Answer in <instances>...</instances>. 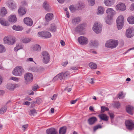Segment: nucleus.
<instances>
[{
  "label": "nucleus",
  "instance_id": "nucleus-16",
  "mask_svg": "<svg viewBox=\"0 0 134 134\" xmlns=\"http://www.w3.org/2000/svg\"><path fill=\"white\" fill-rule=\"evenodd\" d=\"M24 21L25 24L29 26H31L32 25L33 23L32 20L29 17L24 18Z\"/></svg>",
  "mask_w": 134,
  "mask_h": 134
},
{
  "label": "nucleus",
  "instance_id": "nucleus-6",
  "mask_svg": "<svg viewBox=\"0 0 134 134\" xmlns=\"http://www.w3.org/2000/svg\"><path fill=\"white\" fill-rule=\"evenodd\" d=\"M102 25L100 23H95L93 27V31L97 34L100 33L102 30Z\"/></svg>",
  "mask_w": 134,
  "mask_h": 134
},
{
  "label": "nucleus",
  "instance_id": "nucleus-60",
  "mask_svg": "<svg viewBox=\"0 0 134 134\" xmlns=\"http://www.w3.org/2000/svg\"><path fill=\"white\" fill-rule=\"evenodd\" d=\"M26 61L27 62H34L33 60V59L32 58H27L26 60Z\"/></svg>",
  "mask_w": 134,
  "mask_h": 134
},
{
  "label": "nucleus",
  "instance_id": "nucleus-23",
  "mask_svg": "<svg viewBox=\"0 0 134 134\" xmlns=\"http://www.w3.org/2000/svg\"><path fill=\"white\" fill-rule=\"evenodd\" d=\"M85 27L84 24H80L75 29V31L77 32H80L83 30Z\"/></svg>",
  "mask_w": 134,
  "mask_h": 134
},
{
  "label": "nucleus",
  "instance_id": "nucleus-28",
  "mask_svg": "<svg viewBox=\"0 0 134 134\" xmlns=\"http://www.w3.org/2000/svg\"><path fill=\"white\" fill-rule=\"evenodd\" d=\"M0 13L1 15L4 16L7 13V11L5 7H3L1 9Z\"/></svg>",
  "mask_w": 134,
  "mask_h": 134
},
{
  "label": "nucleus",
  "instance_id": "nucleus-14",
  "mask_svg": "<svg viewBox=\"0 0 134 134\" xmlns=\"http://www.w3.org/2000/svg\"><path fill=\"white\" fill-rule=\"evenodd\" d=\"M116 8L117 10L124 11L126 9V7L124 3H121L116 5Z\"/></svg>",
  "mask_w": 134,
  "mask_h": 134
},
{
  "label": "nucleus",
  "instance_id": "nucleus-55",
  "mask_svg": "<svg viewBox=\"0 0 134 134\" xmlns=\"http://www.w3.org/2000/svg\"><path fill=\"white\" fill-rule=\"evenodd\" d=\"M11 79L14 81L17 82L19 80L18 79V78L15 77H11Z\"/></svg>",
  "mask_w": 134,
  "mask_h": 134
},
{
  "label": "nucleus",
  "instance_id": "nucleus-17",
  "mask_svg": "<svg viewBox=\"0 0 134 134\" xmlns=\"http://www.w3.org/2000/svg\"><path fill=\"white\" fill-rule=\"evenodd\" d=\"M104 2L106 6L110 7L114 4L115 2V0H105L104 1Z\"/></svg>",
  "mask_w": 134,
  "mask_h": 134
},
{
  "label": "nucleus",
  "instance_id": "nucleus-5",
  "mask_svg": "<svg viewBox=\"0 0 134 134\" xmlns=\"http://www.w3.org/2000/svg\"><path fill=\"white\" fill-rule=\"evenodd\" d=\"M70 74V72L68 71H67L65 72H61L59 74L55 76L54 79H56L58 77L61 80H65L67 78L68 76Z\"/></svg>",
  "mask_w": 134,
  "mask_h": 134
},
{
  "label": "nucleus",
  "instance_id": "nucleus-35",
  "mask_svg": "<svg viewBox=\"0 0 134 134\" xmlns=\"http://www.w3.org/2000/svg\"><path fill=\"white\" fill-rule=\"evenodd\" d=\"M43 7L46 10L49 11L50 10L48 4L47 2L45 1L43 3Z\"/></svg>",
  "mask_w": 134,
  "mask_h": 134
},
{
  "label": "nucleus",
  "instance_id": "nucleus-10",
  "mask_svg": "<svg viewBox=\"0 0 134 134\" xmlns=\"http://www.w3.org/2000/svg\"><path fill=\"white\" fill-rule=\"evenodd\" d=\"M38 37L48 38L51 37V34L49 32L46 31L39 32L37 34Z\"/></svg>",
  "mask_w": 134,
  "mask_h": 134
},
{
  "label": "nucleus",
  "instance_id": "nucleus-9",
  "mask_svg": "<svg viewBox=\"0 0 134 134\" xmlns=\"http://www.w3.org/2000/svg\"><path fill=\"white\" fill-rule=\"evenodd\" d=\"M125 124L127 129L129 130H132L134 128V123L132 120H126Z\"/></svg>",
  "mask_w": 134,
  "mask_h": 134
},
{
  "label": "nucleus",
  "instance_id": "nucleus-26",
  "mask_svg": "<svg viewBox=\"0 0 134 134\" xmlns=\"http://www.w3.org/2000/svg\"><path fill=\"white\" fill-rule=\"evenodd\" d=\"M98 116L102 120L107 121L108 120V117L105 114H99Z\"/></svg>",
  "mask_w": 134,
  "mask_h": 134
},
{
  "label": "nucleus",
  "instance_id": "nucleus-12",
  "mask_svg": "<svg viewBox=\"0 0 134 134\" xmlns=\"http://www.w3.org/2000/svg\"><path fill=\"white\" fill-rule=\"evenodd\" d=\"M78 41L79 43L81 45L86 44L88 42V39L83 36H81L79 37Z\"/></svg>",
  "mask_w": 134,
  "mask_h": 134
},
{
  "label": "nucleus",
  "instance_id": "nucleus-40",
  "mask_svg": "<svg viewBox=\"0 0 134 134\" xmlns=\"http://www.w3.org/2000/svg\"><path fill=\"white\" fill-rule=\"evenodd\" d=\"M89 66L91 69H96L97 68V65L93 62L90 63L89 64Z\"/></svg>",
  "mask_w": 134,
  "mask_h": 134
},
{
  "label": "nucleus",
  "instance_id": "nucleus-3",
  "mask_svg": "<svg viewBox=\"0 0 134 134\" xmlns=\"http://www.w3.org/2000/svg\"><path fill=\"white\" fill-rule=\"evenodd\" d=\"M24 71L23 68L21 66H18L16 67L12 71L13 74L16 76H21Z\"/></svg>",
  "mask_w": 134,
  "mask_h": 134
},
{
  "label": "nucleus",
  "instance_id": "nucleus-50",
  "mask_svg": "<svg viewBox=\"0 0 134 134\" xmlns=\"http://www.w3.org/2000/svg\"><path fill=\"white\" fill-rule=\"evenodd\" d=\"M101 126L100 125H97L94 126L93 128V130L94 131H95L96 130L99 128H101Z\"/></svg>",
  "mask_w": 134,
  "mask_h": 134
},
{
  "label": "nucleus",
  "instance_id": "nucleus-30",
  "mask_svg": "<svg viewBox=\"0 0 134 134\" xmlns=\"http://www.w3.org/2000/svg\"><path fill=\"white\" fill-rule=\"evenodd\" d=\"M66 127L65 126L60 128L59 130V134H65L66 132Z\"/></svg>",
  "mask_w": 134,
  "mask_h": 134
},
{
  "label": "nucleus",
  "instance_id": "nucleus-13",
  "mask_svg": "<svg viewBox=\"0 0 134 134\" xmlns=\"http://www.w3.org/2000/svg\"><path fill=\"white\" fill-rule=\"evenodd\" d=\"M8 20L11 23H14L16 22L17 19L15 15L12 14L8 17Z\"/></svg>",
  "mask_w": 134,
  "mask_h": 134
},
{
  "label": "nucleus",
  "instance_id": "nucleus-56",
  "mask_svg": "<svg viewBox=\"0 0 134 134\" xmlns=\"http://www.w3.org/2000/svg\"><path fill=\"white\" fill-rule=\"evenodd\" d=\"M57 95L56 94H54L53 95L52 97L51 98L52 100H55L56 99Z\"/></svg>",
  "mask_w": 134,
  "mask_h": 134
},
{
  "label": "nucleus",
  "instance_id": "nucleus-18",
  "mask_svg": "<svg viewBox=\"0 0 134 134\" xmlns=\"http://www.w3.org/2000/svg\"><path fill=\"white\" fill-rule=\"evenodd\" d=\"M97 119L95 117L93 116L89 118L88 120V122L90 125H92L94 124L97 121Z\"/></svg>",
  "mask_w": 134,
  "mask_h": 134
},
{
  "label": "nucleus",
  "instance_id": "nucleus-47",
  "mask_svg": "<svg viewBox=\"0 0 134 134\" xmlns=\"http://www.w3.org/2000/svg\"><path fill=\"white\" fill-rule=\"evenodd\" d=\"M5 49L4 47L2 45L0 44V53H2L5 52Z\"/></svg>",
  "mask_w": 134,
  "mask_h": 134
},
{
  "label": "nucleus",
  "instance_id": "nucleus-54",
  "mask_svg": "<svg viewBox=\"0 0 134 134\" xmlns=\"http://www.w3.org/2000/svg\"><path fill=\"white\" fill-rule=\"evenodd\" d=\"M28 127L27 125H25L23 126L22 127V130L24 131H25V130Z\"/></svg>",
  "mask_w": 134,
  "mask_h": 134
},
{
  "label": "nucleus",
  "instance_id": "nucleus-37",
  "mask_svg": "<svg viewBox=\"0 0 134 134\" xmlns=\"http://www.w3.org/2000/svg\"><path fill=\"white\" fill-rule=\"evenodd\" d=\"M103 8L101 7H99L98 8V11L97 12V14H102L104 13Z\"/></svg>",
  "mask_w": 134,
  "mask_h": 134
},
{
  "label": "nucleus",
  "instance_id": "nucleus-7",
  "mask_svg": "<svg viewBox=\"0 0 134 134\" xmlns=\"http://www.w3.org/2000/svg\"><path fill=\"white\" fill-rule=\"evenodd\" d=\"M25 83L27 84L32 82L33 79V76L31 73L27 72L24 75Z\"/></svg>",
  "mask_w": 134,
  "mask_h": 134
},
{
  "label": "nucleus",
  "instance_id": "nucleus-39",
  "mask_svg": "<svg viewBox=\"0 0 134 134\" xmlns=\"http://www.w3.org/2000/svg\"><path fill=\"white\" fill-rule=\"evenodd\" d=\"M127 20L130 24H134V17L133 16L129 17L128 18Z\"/></svg>",
  "mask_w": 134,
  "mask_h": 134
},
{
  "label": "nucleus",
  "instance_id": "nucleus-20",
  "mask_svg": "<svg viewBox=\"0 0 134 134\" xmlns=\"http://www.w3.org/2000/svg\"><path fill=\"white\" fill-rule=\"evenodd\" d=\"M19 15L22 16L25 14L26 13V11L25 8L24 7H20L18 11Z\"/></svg>",
  "mask_w": 134,
  "mask_h": 134
},
{
  "label": "nucleus",
  "instance_id": "nucleus-59",
  "mask_svg": "<svg viewBox=\"0 0 134 134\" xmlns=\"http://www.w3.org/2000/svg\"><path fill=\"white\" fill-rule=\"evenodd\" d=\"M130 9L132 11L134 10V3L132 4L130 8Z\"/></svg>",
  "mask_w": 134,
  "mask_h": 134
},
{
  "label": "nucleus",
  "instance_id": "nucleus-52",
  "mask_svg": "<svg viewBox=\"0 0 134 134\" xmlns=\"http://www.w3.org/2000/svg\"><path fill=\"white\" fill-rule=\"evenodd\" d=\"M39 88V87L37 84H35L34 86H33L32 88V89L33 90L35 91Z\"/></svg>",
  "mask_w": 134,
  "mask_h": 134
},
{
  "label": "nucleus",
  "instance_id": "nucleus-32",
  "mask_svg": "<svg viewBox=\"0 0 134 134\" xmlns=\"http://www.w3.org/2000/svg\"><path fill=\"white\" fill-rule=\"evenodd\" d=\"M80 19L79 17H77L72 19V22L74 25H76L78 24L80 21Z\"/></svg>",
  "mask_w": 134,
  "mask_h": 134
},
{
  "label": "nucleus",
  "instance_id": "nucleus-33",
  "mask_svg": "<svg viewBox=\"0 0 134 134\" xmlns=\"http://www.w3.org/2000/svg\"><path fill=\"white\" fill-rule=\"evenodd\" d=\"M49 29L51 32H55L56 31L57 27L54 24H52L51 25Z\"/></svg>",
  "mask_w": 134,
  "mask_h": 134
},
{
  "label": "nucleus",
  "instance_id": "nucleus-49",
  "mask_svg": "<svg viewBox=\"0 0 134 134\" xmlns=\"http://www.w3.org/2000/svg\"><path fill=\"white\" fill-rule=\"evenodd\" d=\"M78 8L81 9L83 7V4L82 3H79L76 5Z\"/></svg>",
  "mask_w": 134,
  "mask_h": 134
},
{
  "label": "nucleus",
  "instance_id": "nucleus-2",
  "mask_svg": "<svg viewBox=\"0 0 134 134\" xmlns=\"http://www.w3.org/2000/svg\"><path fill=\"white\" fill-rule=\"evenodd\" d=\"M118 41L113 40H110L107 41L105 43V46L108 48H115L118 45Z\"/></svg>",
  "mask_w": 134,
  "mask_h": 134
},
{
  "label": "nucleus",
  "instance_id": "nucleus-21",
  "mask_svg": "<svg viewBox=\"0 0 134 134\" xmlns=\"http://www.w3.org/2000/svg\"><path fill=\"white\" fill-rule=\"evenodd\" d=\"M53 17V15L52 13H49L46 14L45 16L46 20L49 22L52 20Z\"/></svg>",
  "mask_w": 134,
  "mask_h": 134
},
{
  "label": "nucleus",
  "instance_id": "nucleus-61",
  "mask_svg": "<svg viewBox=\"0 0 134 134\" xmlns=\"http://www.w3.org/2000/svg\"><path fill=\"white\" fill-rule=\"evenodd\" d=\"M68 62L67 61H66L64 62H63L62 64V65L63 66H65L66 65L68 64Z\"/></svg>",
  "mask_w": 134,
  "mask_h": 134
},
{
  "label": "nucleus",
  "instance_id": "nucleus-57",
  "mask_svg": "<svg viewBox=\"0 0 134 134\" xmlns=\"http://www.w3.org/2000/svg\"><path fill=\"white\" fill-rule=\"evenodd\" d=\"M30 103V102H29L26 101V102L23 103V104L25 105H29Z\"/></svg>",
  "mask_w": 134,
  "mask_h": 134
},
{
  "label": "nucleus",
  "instance_id": "nucleus-42",
  "mask_svg": "<svg viewBox=\"0 0 134 134\" xmlns=\"http://www.w3.org/2000/svg\"><path fill=\"white\" fill-rule=\"evenodd\" d=\"M29 70L33 72H37V67L36 66L30 67L29 68Z\"/></svg>",
  "mask_w": 134,
  "mask_h": 134
},
{
  "label": "nucleus",
  "instance_id": "nucleus-15",
  "mask_svg": "<svg viewBox=\"0 0 134 134\" xmlns=\"http://www.w3.org/2000/svg\"><path fill=\"white\" fill-rule=\"evenodd\" d=\"M31 49L33 52H38L41 51V48L40 45L35 44L32 45Z\"/></svg>",
  "mask_w": 134,
  "mask_h": 134
},
{
  "label": "nucleus",
  "instance_id": "nucleus-29",
  "mask_svg": "<svg viewBox=\"0 0 134 134\" xmlns=\"http://www.w3.org/2000/svg\"><path fill=\"white\" fill-rule=\"evenodd\" d=\"M31 38L29 37H24L21 39V41L24 43H27L30 42Z\"/></svg>",
  "mask_w": 134,
  "mask_h": 134
},
{
  "label": "nucleus",
  "instance_id": "nucleus-11",
  "mask_svg": "<svg viewBox=\"0 0 134 134\" xmlns=\"http://www.w3.org/2000/svg\"><path fill=\"white\" fill-rule=\"evenodd\" d=\"M125 35L129 38L132 37L134 36V28L133 27H130L127 29Z\"/></svg>",
  "mask_w": 134,
  "mask_h": 134
},
{
  "label": "nucleus",
  "instance_id": "nucleus-48",
  "mask_svg": "<svg viewBox=\"0 0 134 134\" xmlns=\"http://www.w3.org/2000/svg\"><path fill=\"white\" fill-rule=\"evenodd\" d=\"M69 9L72 12L75 11L76 9V7L73 5H70L69 7Z\"/></svg>",
  "mask_w": 134,
  "mask_h": 134
},
{
  "label": "nucleus",
  "instance_id": "nucleus-4",
  "mask_svg": "<svg viewBox=\"0 0 134 134\" xmlns=\"http://www.w3.org/2000/svg\"><path fill=\"white\" fill-rule=\"evenodd\" d=\"M117 26L118 30L122 29L124 25V18L122 15H120L118 18L116 20Z\"/></svg>",
  "mask_w": 134,
  "mask_h": 134
},
{
  "label": "nucleus",
  "instance_id": "nucleus-62",
  "mask_svg": "<svg viewBox=\"0 0 134 134\" xmlns=\"http://www.w3.org/2000/svg\"><path fill=\"white\" fill-rule=\"evenodd\" d=\"M5 93V91L3 90H0V95L2 96Z\"/></svg>",
  "mask_w": 134,
  "mask_h": 134
},
{
  "label": "nucleus",
  "instance_id": "nucleus-53",
  "mask_svg": "<svg viewBox=\"0 0 134 134\" xmlns=\"http://www.w3.org/2000/svg\"><path fill=\"white\" fill-rule=\"evenodd\" d=\"M88 81L90 83L92 84H93L94 82L93 80V78H92L88 79Z\"/></svg>",
  "mask_w": 134,
  "mask_h": 134
},
{
  "label": "nucleus",
  "instance_id": "nucleus-25",
  "mask_svg": "<svg viewBox=\"0 0 134 134\" xmlns=\"http://www.w3.org/2000/svg\"><path fill=\"white\" fill-rule=\"evenodd\" d=\"M0 23L2 25L5 26H8L9 25V22L7 21L2 18H0Z\"/></svg>",
  "mask_w": 134,
  "mask_h": 134
},
{
  "label": "nucleus",
  "instance_id": "nucleus-38",
  "mask_svg": "<svg viewBox=\"0 0 134 134\" xmlns=\"http://www.w3.org/2000/svg\"><path fill=\"white\" fill-rule=\"evenodd\" d=\"M7 108V106L6 105L2 107L0 109V114H2L4 112H5L6 111Z\"/></svg>",
  "mask_w": 134,
  "mask_h": 134
},
{
  "label": "nucleus",
  "instance_id": "nucleus-19",
  "mask_svg": "<svg viewBox=\"0 0 134 134\" xmlns=\"http://www.w3.org/2000/svg\"><path fill=\"white\" fill-rule=\"evenodd\" d=\"M7 4L8 7L12 10H13L16 8L15 4L13 1H9Z\"/></svg>",
  "mask_w": 134,
  "mask_h": 134
},
{
  "label": "nucleus",
  "instance_id": "nucleus-43",
  "mask_svg": "<svg viewBox=\"0 0 134 134\" xmlns=\"http://www.w3.org/2000/svg\"><path fill=\"white\" fill-rule=\"evenodd\" d=\"M16 40V38L15 37L9 39V42L10 44H13L15 42Z\"/></svg>",
  "mask_w": 134,
  "mask_h": 134
},
{
  "label": "nucleus",
  "instance_id": "nucleus-27",
  "mask_svg": "<svg viewBox=\"0 0 134 134\" xmlns=\"http://www.w3.org/2000/svg\"><path fill=\"white\" fill-rule=\"evenodd\" d=\"M16 85L12 83L8 84L6 86L7 88L10 90H13L16 88Z\"/></svg>",
  "mask_w": 134,
  "mask_h": 134
},
{
  "label": "nucleus",
  "instance_id": "nucleus-45",
  "mask_svg": "<svg viewBox=\"0 0 134 134\" xmlns=\"http://www.w3.org/2000/svg\"><path fill=\"white\" fill-rule=\"evenodd\" d=\"M9 41V39L8 37H5L3 39L4 42V43H7L10 45Z\"/></svg>",
  "mask_w": 134,
  "mask_h": 134
},
{
  "label": "nucleus",
  "instance_id": "nucleus-63",
  "mask_svg": "<svg viewBox=\"0 0 134 134\" xmlns=\"http://www.w3.org/2000/svg\"><path fill=\"white\" fill-rule=\"evenodd\" d=\"M28 93L30 95H32L34 94V93L33 91L31 90L28 92Z\"/></svg>",
  "mask_w": 134,
  "mask_h": 134
},
{
  "label": "nucleus",
  "instance_id": "nucleus-8",
  "mask_svg": "<svg viewBox=\"0 0 134 134\" xmlns=\"http://www.w3.org/2000/svg\"><path fill=\"white\" fill-rule=\"evenodd\" d=\"M41 54L43 63L45 64L48 63L50 59V56L48 53L46 51H43L42 52Z\"/></svg>",
  "mask_w": 134,
  "mask_h": 134
},
{
  "label": "nucleus",
  "instance_id": "nucleus-46",
  "mask_svg": "<svg viewBox=\"0 0 134 134\" xmlns=\"http://www.w3.org/2000/svg\"><path fill=\"white\" fill-rule=\"evenodd\" d=\"M101 113H103L105 111H108L109 110V109L107 107L104 106H102L101 107Z\"/></svg>",
  "mask_w": 134,
  "mask_h": 134
},
{
  "label": "nucleus",
  "instance_id": "nucleus-31",
  "mask_svg": "<svg viewBox=\"0 0 134 134\" xmlns=\"http://www.w3.org/2000/svg\"><path fill=\"white\" fill-rule=\"evenodd\" d=\"M98 44V42L97 41L94 40H91L89 43V44L90 46L94 47H97Z\"/></svg>",
  "mask_w": 134,
  "mask_h": 134
},
{
  "label": "nucleus",
  "instance_id": "nucleus-22",
  "mask_svg": "<svg viewBox=\"0 0 134 134\" xmlns=\"http://www.w3.org/2000/svg\"><path fill=\"white\" fill-rule=\"evenodd\" d=\"M47 134H57V132L54 128L48 129L46 130Z\"/></svg>",
  "mask_w": 134,
  "mask_h": 134
},
{
  "label": "nucleus",
  "instance_id": "nucleus-58",
  "mask_svg": "<svg viewBox=\"0 0 134 134\" xmlns=\"http://www.w3.org/2000/svg\"><path fill=\"white\" fill-rule=\"evenodd\" d=\"M115 105L117 108H118L120 106V104L119 102L115 103Z\"/></svg>",
  "mask_w": 134,
  "mask_h": 134
},
{
  "label": "nucleus",
  "instance_id": "nucleus-44",
  "mask_svg": "<svg viewBox=\"0 0 134 134\" xmlns=\"http://www.w3.org/2000/svg\"><path fill=\"white\" fill-rule=\"evenodd\" d=\"M44 68L43 67L41 66L39 67H37V72L40 73L44 71Z\"/></svg>",
  "mask_w": 134,
  "mask_h": 134
},
{
  "label": "nucleus",
  "instance_id": "nucleus-34",
  "mask_svg": "<svg viewBox=\"0 0 134 134\" xmlns=\"http://www.w3.org/2000/svg\"><path fill=\"white\" fill-rule=\"evenodd\" d=\"M23 47V45L20 43L17 44L16 46L14 48V50L15 51H17L18 50L22 48Z\"/></svg>",
  "mask_w": 134,
  "mask_h": 134
},
{
  "label": "nucleus",
  "instance_id": "nucleus-24",
  "mask_svg": "<svg viewBox=\"0 0 134 134\" xmlns=\"http://www.w3.org/2000/svg\"><path fill=\"white\" fill-rule=\"evenodd\" d=\"M133 107L129 105L126 108V110L128 113L132 115L133 114Z\"/></svg>",
  "mask_w": 134,
  "mask_h": 134
},
{
  "label": "nucleus",
  "instance_id": "nucleus-41",
  "mask_svg": "<svg viewBox=\"0 0 134 134\" xmlns=\"http://www.w3.org/2000/svg\"><path fill=\"white\" fill-rule=\"evenodd\" d=\"M37 114L36 110L35 109H33L30 110L29 114L31 116H34Z\"/></svg>",
  "mask_w": 134,
  "mask_h": 134
},
{
  "label": "nucleus",
  "instance_id": "nucleus-64",
  "mask_svg": "<svg viewBox=\"0 0 134 134\" xmlns=\"http://www.w3.org/2000/svg\"><path fill=\"white\" fill-rule=\"evenodd\" d=\"M109 114L111 119H113L114 118V116L113 113H109Z\"/></svg>",
  "mask_w": 134,
  "mask_h": 134
},
{
  "label": "nucleus",
  "instance_id": "nucleus-51",
  "mask_svg": "<svg viewBox=\"0 0 134 134\" xmlns=\"http://www.w3.org/2000/svg\"><path fill=\"white\" fill-rule=\"evenodd\" d=\"M89 4V5H93L95 4L94 0H87Z\"/></svg>",
  "mask_w": 134,
  "mask_h": 134
},
{
  "label": "nucleus",
  "instance_id": "nucleus-36",
  "mask_svg": "<svg viewBox=\"0 0 134 134\" xmlns=\"http://www.w3.org/2000/svg\"><path fill=\"white\" fill-rule=\"evenodd\" d=\"M12 28L13 30L17 31H20L23 29L22 27L19 26H16L14 25L12 27Z\"/></svg>",
  "mask_w": 134,
  "mask_h": 134
},
{
  "label": "nucleus",
  "instance_id": "nucleus-1",
  "mask_svg": "<svg viewBox=\"0 0 134 134\" xmlns=\"http://www.w3.org/2000/svg\"><path fill=\"white\" fill-rule=\"evenodd\" d=\"M106 12L107 15V18L109 21L106 20V23L109 24H111L110 20L112 19L114 15L115 14V11L112 8H108L106 10Z\"/></svg>",
  "mask_w": 134,
  "mask_h": 134
}]
</instances>
